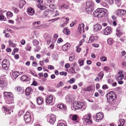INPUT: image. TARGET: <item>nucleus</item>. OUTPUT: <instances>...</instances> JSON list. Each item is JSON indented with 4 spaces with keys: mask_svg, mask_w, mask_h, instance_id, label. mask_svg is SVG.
<instances>
[{
    "mask_svg": "<svg viewBox=\"0 0 126 126\" xmlns=\"http://www.w3.org/2000/svg\"><path fill=\"white\" fill-rule=\"evenodd\" d=\"M27 12L28 14L30 16H32L34 14V10L32 7L28 8Z\"/></svg>",
    "mask_w": 126,
    "mask_h": 126,
    "instance_id": "nucleus-22",
    "label": "nucleus"
},
{
    "mask_svg": "<svg viewBox=\"0 0 126 126\" xmlns=\"http://www.w3.org/2000/svg\"><path fill=\"white\" fill-rule=\"evenodd\" d=\"M100 4L102 6L106 8H109V6L106 2H101L100 3Z\"/></svg>",
    "mask_w": 126,
    "mask_h": 126,
    "instance_id": "nucleus-32",
    "label": "nucleus"
},
{
    "mask_svg": "<svg viewBox=\"0 0 126 126\" xmlns=\"http://www.w3.org/2000/svg\"><path fill=\"white\" fill-rule=\"evenodd\" d=\"M7 15L11 17L12 16L13 14L11 12H8L7 13Z\"/></svg>",
    "mask_w": 126,
    "mask_h": 126,
    "instance_id": "nucleus-57",
    "label": "nucleus"
},
{
    "mask_svg": "<svg viewBox=\"0 0 126 126\" xmlns=\"http://www.w3.org/2000/svg\"><path fill=\"white\" fill-rule=\"evenodd\" d=\"M77 63H74L72 64L71 65L72 67L69 69V71L70 72L72 73H75L76 71L74 69L75 67L76 66Z\"/></svg>",
    "mask_w": 126,
    "mask_h": 126,
    "instance_id": "nucleus-17",
    "label": "nucleus"
},
{
    "mask_svg": "<svg viewBox=\"0 0 126 126\" xmlns=\"http://www.w3.org/2000/svg\"><path fill=\"white\" fill-rule=\"evenodd\" d=\"M104 73L103 71H101L100 72L99 74H98V76L99 77H100V79H101L103 78L104 76Z\"/></svg>",
    "mask_w": 126,
    "mask_h": 126,
    "instance_id": "nucleus-34",
    "label": "nucleus"
},
{
    "mask_svg": "<svg viewBox=\"0 0 126 126\" xmlns=\"http://www.w3.org/2000/svg\"><path fill=\"white\" fill-rule=\"evenodd\" d=\"M102 88L103 89L105 90L108 88V86L106 84L104 85L102 87Z\"/></svg>",
    "mask_w": 126,
    "mask_h": 126,
    "instance_id": "nucleus-56",
    "label": "nucleus"
},
{
    "mask_svg": "<svg viewBox=\"0 0 126 126\" xmlns=\"http://www.w3.org/2000/svg\"><path fill=\"white\" fill-rule=\"evenodd\" d=\"M4 95L7 103L8 104L12 103L14 99L13 94L10 92H5L4 93Z\"/></svg>",
    "mask_w": 126,
    "mask_h": 126,
    "instance_id": "nucleus-4",
    "label": "nucleus"
},
{
    "mask_svg": "<svg viewBox=\"0 0 126 126\" xmlns=\"http://www.w3.org/2000/svg\"><path fill=\"white\" fill-rule=\"evenodd\" d=\"M94 4L91 1H89L86 3V10L88 13H91L93 10Z\"/></svg>",
    "mask_w": 126,
    "mask_h": 126,
    "instance_id": "nucleus-5",
    "label": "nucleus"
},
{
    "mask_svg": "<svg viewBox=\"0 0 126 126\" xmlns=\"http://www.w3.org/2000/svg\"><path fill=\"white\" fill-rule=\"evenodd\" d=\"M74 109L77 110L79 109L82 108V110H84L87 107V104L85 103L80 101H75L73 104Z\"/></svg>",
    "mask_w": 126,
    "mask_h": 126,
    "instance_id": "nucleus-1",
    "label": "nucleus"
},
{
    "mask_svg": "<svg viewBox=\"0 0 126 126\" xmlns=\"http://www.w3.org/2000/svg\"><path fill=\"white\" fill-rule=\"evenodd\" d=\"M105 0L109 2L110 4H112L113 2V0Z\"/></svg>",
    "mask_w": 126,
    "mask_h": 126,
    "instance_id": "nucleus-59",
    "label": "nucleus"
},
{
    "mask_svg": "<svg viewBox=\"0 0 126 126\" xmlns=\"http://www.w3.org/2000/svg\"><path fill=\"white\" fill-rule=\"evenodd\" d=\"M104 34L108 35L110 34L112 32V29L110 27H107L104 30Z\"/></svg>",
    "mask_w": 126,
    "mask_h": 126,
    "instance_id": "nucleus-11",
    "label": "nucleus"
},
{
    "mask_svg": "<svg viewBox=\"0 0 126 126\" xmlns=\"http://www.w3.org/2000/svg\"><path fill=\"white\" fill-rule=\"evenodd\" d=\"M63 32L66 34V33L67 34H69L70 32L69 30L66 28H64L63 31Z\"/></svg>",
    "mask_w": 126,
    "mask_h": 126,
    "instance_id": "nucleus-38",
    "label": "nucleus"
},
{
    "mask_svg": "<svg viewBox=\"0 0 126 126\" xmlns=\"http://www.w3.org/2000/svg\"><path fill=\"white\" fill-rule=\"evenodd\" d=\"M46 24H43V25H40V26H37V27H34L32 28L33 29H40V27H42V26H45L46 25Z\"/></svg>",
    "mask_w": 126,
    "mask_h": 126,
    "instance_id": "nucleus-39",
    "label": "nucleus"
},
{
    "mask_svg": "<svg viewBox=\"0 0 126 126\" xmlns=\"http://www.w3.org/2000/svg\"><path fill=\"white\" fill-rule=\"evenodd\" d=\"M122 71H119L118 72V75H119L117 77L118 80H120L123 79L124 77V75L122 74Z\"/></svg>",
    "mask_w": 126,
    "mask_h": 126,
    "instance_id": "nucleus-25",
    "label": "nucleus"
},
{
    "mask_svg": "<svg viewBox=\"0 0 126 126\" xmlns=\"http://www.w3.org/2000/svg\"><path fill=\"white\" fill-rule=\"evenodd\" d=\"M102 28L101 26L99 24H96L94 26V30L95 31H97L100 30Z\"/></svg>",
    "mask_w": 126,
    "mask_h": 126,
    "instance_id": "nucleus-23",
    "label": "nucleus"
},
{
    "mask_svg": "<svg viewBox=\"0 0 126 126\" xmlns=\"http://www.w3.org/2000/svg\"><path fill=\"white\" fill-rule=\"evenodd\" d=\"M103 116L104 115L102 112H99L97 113L95 116L96 121L98 122L99 120H101L103 118Z\"/></svg>",
    "mask_w": 126,
    "mask_h": 126,
    "instance_id": "nucleus-12",
    "label": "nucleus"
},
{
    "mask_svg": "<svg viewBox=\"0 0 126 126\" xmlns=\"http://www.w3.org/2000/svg\"><path fill=\"white\" fill-rule=\"evenodd\" d=\"M116 98V95L113 92H110L107 94V100L110 103H113Z\"/></svg>",
    "mask_w": 126,
    "mask_h": 126,
    "instance_id": "nucleus-3",
    "label": "nucleus"
},
{
    "mask_svg": "<svg viewBox=\"0 0 126 126\" xmlns=\"http://www.w3.org/2000/svg\"><path fill=\"white\" fill-rule=\"evenodd\" d=\"M100 59L102 61H105L107 60V58L105 56L102 57L100 58Z\"/></svg>",
    "mask_w": 126,
    "mask_h": 126,
    "instance_id": "nucleus-47",
    "label": "nucleus"
},
{
    "mask_svg": "<svg viewBox=\"0 0 126 126\" xmlns=\"http://www.w3.org/2000/svg\"><path fill=\"white\" fill-rule=\"evenodd\" d=\"M7 85V82L5 78L4 77H0V87L3 88L6 86Z\"/></svg>",
    "mask_w": 126,
    "mask_h": 126,
    "instance_id": "nucleus-6",
    "label": "nucleus"
},
{
    "mask_svg": "<svg viewBox=\"0 0 126 126\" xmlns=\"http://www.w3.org/2000/svg\"><path fill=\"white\" fill-rule=\"evenodd\" d=\"M49 37L48 39V41H47V43L48 45H49L50 43V41L51 39V36H49Z\"/></svg>",
    "mask_w": 126,
    "mask_h": 126,
    "instance_id": "nucleus-63",
    "label": "nucleus"
},
{
    "mask_svg": "<svg viewBox=\"0 0 126 126\" xmlns=\"http://www.w3.org/2000/svg\"><path fill=\"white\" fill-rule=\"evenodd\" d=\"M15 89L18 92L22 90L21 87L19 86L16 87Z\"/></svg>",
    "mask_w": 126,
    "mask_h": 126,
    "instance_id": "nucleus-45",
    "label": "nucleus"
},
{
    "mask_svg": "<svg viewBox=\"0 0 126 126\" xmlns=\"http://www.w3.org/2000/svg\"><path fill=\"white\" fill-rule=\"evenodd\" d=\"M55 0H47V2L48 3H52L54 2Z\"/></svg>",
    "mask_w": 126,
    "mask_h": 126,
    "instance_id": "nucleus-61",
    "label": "nucleus"
},
{
    "mask_svg": "<svg viewBox=\"0 0 126 126\" xmlns=\"http://www.w3.org/2000/svg\"><path fill=\"white\" fill-rule=\"evenodd\" d=\"M70 46V45L69 44L67 43L63 46L62 49L64 51H66L69 48Z\"/></svg>",
    "mask_w": 126,
    "mask_h": 126,
    "instance_id": "nucleus-20",
    "label": "nucleus"
},
{
    "mask_svg": "<svg viewBox=\"0 0 126 126\" xmlns=\"http://www.w3.org/2000/svg\"><path fill=\"white\" fill-rule=\"evenodd\" d=\"M91 88L90 86H88L84 89L85 91H89L91 90Z\"/></svg>",
    "mask_w": 126,
    "mask_h": 126,
    "instance_id": "nucleus-46",
    "label": "nucleus"
},
{
    "mask_svg": "<svg viewBox=\"0 0 126 126\" xmlns=\"http://www.w3.org/2000/svg\"><path fill=\"white\" fill-rule=\"evenodd\" d=\"M12 10L14 11L15 13H18L19 11L18 9L16 8L15 7H13L12 8Z\"/></svg>",
    "mask_w": 126,
    "mask_h": 126,
    "instance_id": "nucleus-37",
    "label": "nucleus"
},
{
    "mask_svg": "<svg viewBox=\"0 0 126 126\" xmlns=\"http://www.w3.org/2000/svg\"><path fill=\"white\" fill-rule=\"evenodd\" d=\"M70 118L73 121L74 124H77L79 123L78 121L77 120L78 116L77 115L71 114L70 116Z\"/></svg>",
    "mask_w": 126,
    "mask_h": 126,
    "instance_id": "nucleus-8",
    "label": "nucleus"
},
{
    "mask_svg": "<svg viewBox=\"0 0 126 126\" xmlns=\"http://www.w3.org/2000/svg\"><path fill=\"white\" fill-rule=\"evenodd\" d=\"M24 119L26 122H29L30 121L31 118L30 114L29 112H26V114L24 117Z\"/></svg>",
    "mask_w": 126,
    "mask_h": 126,
    "instance_id": "nucleus-9",
    "label": "nucleus"
},
{
    "mask_svg": "<svg viewBox=\"0 0 126 126\" xmlns=\"http://www.w3.org/2000/svg\"><path fill=\"white\" fill-rule=\"evenodd\" d=\"M40 49V46H38L37 47L35 48H34V51L36 52H38L39 51Z\"/></svg>",
    "mask_w": 126,
    "mask_h": 126,
    "instance_id": "nucleus-44",
    "label": "nucleus"
},
{
    "mask_svg": "<svg viewBox=\"0 0 126 126\" xmlns=\"http://www.w3.org/2000/svg\"><path fill=\"white\" fill-rule=\"evenodd\" d=\"M110 70V68L109 67L107 66H105L104 67V71L107 72L109 71Z\"/></svg>",
    "mask_w": 126,
    "mask_h": 126,
    "instance_id": "nucleus-49",
    "label": "nucleus"
},
{
    "mask_svg": "<svg viewBox=\"0 0 126 126\" xmlns=\"http://www.w3.org/2000/svg\"><path fill=\"white\" fill-rule=\"evenodd\" d=\"M57 126H67L64 123H60L57 125Z\"/></svg>",
    "mask_w": 126,
    "mask_h": 126,
    "instance_id": "nucleus-54",
    "label": "nucleus"
},
{
    "mask_svg": "<svg viewBox=\"0 0 126 126\" xmlns=\"http://www.w3.org/2000/svg\"><path fill=\"white\" fill-rule=\"evenodd\" d=\"M57 107L60 109H62L63 110H65L66 109V106L63 104H58L57 105Z\"/></svg>",
    "mask_w": 126,
    "mask_h": 126,
    "instance_id": "nucleus-28",
    "label": "nucleus"
},
{
    "mask_svg": "<svg viewBox=\"0 0 126 126\" xmlns=\"http://www.w3.org/2000/svg\"><path fill=\"white\" fill-rule=\"evenodd\" d=\"M67 74V73L65 72H62L60 73V74L61 75H63L65 76H66V75Z\"/></svg>",
    "mask_w": 126,
    "mask_h": 126,
    "instance_id": "nucleus-58",
    "label": "nucleus"
},
{
    "mask_svg": "<svg viewBox=\"0 0 126 126\" xmlns=\"http://www.w3.org/2000/svg\"><path fill=\"white\" fill-rule=\"evenodd\" d=\"M56 7V6L55 4H50L49 6V7L51 9L55 8Z\"/></svg>",
    "mask_w": 126,
    "mask_h": 126,
    "instance_id": "nucleus-50",
    "label": "nucleus"
},
{
    "mask_svg": "<svg viewBox=\"0 0 126 126\" xmlns=\"http://www.w3.org/2000/svg\"><path fill=\"white\" fill-rule=\"evenodd\" d=\"M56 117L53 114L51 115L49 120V122L51 124H53L55 122L56 120Z\"/></svg>",
    "mask_w": 126,
    "mask_h": 126,
    "instance_id": "nucleus-14",
    "label": "nucleus"
},
{
    "mask_svg": "<svg viewBox=\"0 0 126 126\" xmlns=\"http://www.w3.org/2000/svg\"><path fill=\"white\" fill-rule=\"evenodd\" d=\"M120 124L118 126H123L125 123V120L123 119H120L119 120Z\"/></svg>",
    "mask_w": 126,
    "mask_h": 126,
    "instance_id": "nucleus-30",
    "label": "nucleus"
},
{
    "mask_svg": "<svg viewBox=\"0 0 126 126\" xmlns=\"http://www.w3.org/2000/svg\"><path fill=\"white\" fill-rule=\"evenodd\" d=\"M63 84L62 81H60L58 84H57L56 85L57 87L59 88L63 86Z\"/></svg>",
    "mask_w": 126,
    "mask_h": 126,
    "instance_id": "nucleus-43",
    "label": "nucleus"
},
{
    "mask_svg": "<svg viewBox=\"0 0 126 126\" xmlns=\"http://www.w3.org/2000/svg\"><path fill=\"white\" fill-rule=\"evenodd\" d=\"M31 48V47L30 44H27L25 47V49L27 51H30Z\"/></svg>",
    "mask_w": 126,
    "mask_h": 126,
    "instance_id": "nucleus-33",
    "label": "nucleus"
},
{
    "mask_svg": "<svg viewBox=\"0 0 126 126\" xmlns=\"http://www.w3.org/2000/svg\"><path fill=\"white\" fill-rule=\"evenodd\" d=\"M7 64H5V63L2 64V67L5 70H6L8 69Z\"/></svg>",
    "mask_w": 126,
    "mask_h": 126,
    "instance_id": "nucleus-51",
    "label": "nucleus"
},
{
    "mask_svg": "<svg viewBox=\"0 0 126 126\" xmlns=\"http://www.w3.org/2000/svg\"><path fill=\"white\" fill-rule=\"evenodd\" d=\"M9 63V61H8L7 60L5 59L3 60L2 61V64L5 63V64H8V63Z\"/></svg>",
    "mask_w": 126,
    "mask_h": 126,
    "instance_id": "nucleus-52",
    "label": "nucleus"
},
{
    "mask_svg": "<svg viewBox=\"0 0 126 126\" xmlns=\"http://www.w3.org/2000/svg\"><path fill=\"white\" fill-rule=\"evenodd\" d=\"M108 44L110 45H112L113 43V41L112 39L111 38H109L107 40Z\"/></svg>",
    "mask_w": 126,
    "mask_h": 126,
    "instance_id": "nucleus-31",
    "label": "nucleus"
},
{
    "mask_svg": "<svg viewBox=\"0 0 126 126\" xmlns=\"http://www.w3.org/2000/svg\"><path fill=\"white\" fill-rule=\"evenodd\" d=\"M98 38V36H92L90 38L88 43H91L97 40Z\"/></svg>",
    "mask_w": 126,
    "mask_h": 126,
    "instance_id": "nucleus-21",
    "label": "nucleus"
},
{
    "mask_svg": "<svg viewBox=\"0 0 126 126\" xmlns=\"http://www.w3.org/2000/svg\"><path fill=\"white\" fill-rule=\"evenodd\" d=\"M84 60L79 59L78 61V62L79 64V66H81L84 64Z\"/></svg>",
    "mask_w": 126,
    "mask_h": 126,
    "instance_id": "nucleus-36",
    "label": "nucleus"
},
{
    "mask_svg": "<svg viewBox=\"0 0 126 126\" xmlns=\"http://www.w3.org/2000/svg\"><path fill=\"white\" fill-rule=\"evenodd\" d=\"M61 7L63 9L64 8L66 9L68 8V6L66 5H62Z\"/></svg>",
    "mask_w": 126,
    "mask_h": 126,
    "instance_id": "nucleus-55",
    "label": "nucleus"
},
{
    "mask_svg": "<svg viewBox=\"0 0 126 126\" xmlns=\"http://www.w3.org/2000/svg\"><path fill=\"white\" fill-rule=\"evenodd\" d=\"M75 80L74 78H71L68 81V82L70 83H72L75 82Z\"/></svg>",
    "mask_w": 126,
    "mask_h": 126,
    "instance_id": "nucleus-48",
    "label": "nucleus"
},
{
    "mask_svg": "<svg viewBox=\"0 0 126 126\" xmlns=\"http://www.w3.org/2000/svg\"><path fill=\"white\" fill-rule=\"evenodd\" d=\"M21 80L23 81H28L29 80V78L26 75H23L21 78Z\"/></svg>",
    "mask_w": 126,
    "mask_h": 126,
    "instance_id": "nucleus-26",
    "label": "nucleus"
},
{
    "mask_svg": "<svg viewBox=\"0 0 126 126\" xmlns=\"http://www.w3.org/2000/svg\"><path fill=\"white\" fill-rule=\"evenodd\" d=\"M24 112L23 111L21 110L19 111V112L18 113V115L19 116H21L24 113Z\"/></svg>",
    "mask_w": 126,
    "mask_h": 126,
    "instance_id": "nucleus-53",
    "label": "nucleus"
},
{
    "mask_svg": "<svg viewBox=\"0 0 126 126\" xmlns=\"http://www.w3.org/2000/svg\"><path fill=\"white\" fill-rule=\"evenodd\" d=\"M84 25L83 24H79L78 29L80 33H83L84 32Z\"/></svg>",
    "mask_w": 126,
    "mask_h": 126,
    "instance_id": "nucleus-16",
    "label": "nucleus"
},
{
    "mask_svg": "<svg viewBox=\"0 0 126 126\" xmlns=\"http://www.w3.org/2000/svg\"><path fill=\"white\" fill-rule=\"evenodd\" d=\"M115 3H116L118 7H119L121 5V0H115Z\"/></svg>",
    "mask_w": 126,
    "mask_h": 126,
    "instance_id": "nucleus-40",
    "label": "nucleus"
},
{
    "mask_svg": "<svg viewBox=\"0 0 126 126\" xmlns=\"http://www.w3.org/2000/svg\"><path fill=\"white\" fill-rule=\"evenodd\" d=\"M32 43L33 45L34 46H36L39 44V42L36 40L34 39L32 41Z\"/></svg>",
    "mask_w": 126,
    "mask_h": 126,
    "instance_id": "nucleus-35",
    "label": "nucleus"
},
{
    "mask_svg": "<svg viewBox=\"0 0 126 126\" xmlns=\"http://www.w3.org/2000/svg\"><path fill=\"white\" fill-rule=\"evenodd\" d=\"M26 3L25 0H21L19 2V7L20 8H22L25 5Z\"/></svg>",
    "mask_w": 126,
    "mask_h": 126,
    "instance_id": "nucleus-29",
    "label": "nucleus"
},
{
    "mask_svg": "<svg viewBox=\"0 0 126 126\" xmlns=\"http://www.w3.org/2000/svg\"><path fill=\"white\" fill-rule=\"evenodd\" d=\"M66 99L67 101L70 102H72V99H71L70 97L69 96H67L66 98Z\"/></svg>",
    "mask_w": 126,
    "mask_h": 126,
    "instance_id": "nucleus-42",
    "label": "nucleus"
},
{
    "mask_svg": "<svg viewBox=\"0 0 126 126\" xmlns=\"http://www.w3.org/2000/svg\"><path fill=\"white\" fill-rule=\"evenodd\" d=\"M52 56L54 59L55 60H56L58 58V55L56 53L53 54Z\"/></svg>",
    "mask_w": 126,
    "mask_h": 126,
    "instance_id": "nucleus-41",
    "label": "nucleus"
},
{
    "mask_svg": "<svg viewBox=\"0 0 126 126\" xmlns=\"http://www.w3.org/2000/svg\"><path fill=\"white\" fill-rule=\"evenodd\" d=\"M53 97L52 96L50 95L48 96L46 98V103L48 104H49L51 103L52 101Z\"/></svg>",
    "mask_w": 126,
    "mask_h": 126,
    "instance_id": "nucleus-18",
    "label": "nucleus"
},
{
    "mask_svg": "<svg viewBox=\"0 0 126 126\" xmlns=\"http://www.w3.org/2000/svg\"><path fill=\"white\" fill-rule=\"evenodd\" d=\"M54 12V10H53L52 9V10H50L49 9L47 10V11L46 10L44 11V12L43 14L45 17H47L48 15V14L50 13V14H51V13H53Z\"/></svg>",
    "mask_w": 126,
    "mask_h": 126,
    "instance_id": "nucleus-24",
    "label": "nucleus"
},
{
    "mask_svg": "<svg viewBox=\"0 0 126 126\" xmlns=\"http://www.w3.org/2000/svg\"><path fill=\"white\" fill-rule=\"evenodd\" d=\"M19 75V73L18 71H16L13 72L12 73V76H11V78L13 79L14 80Z\"/></svg>",
    "mask_w": 126,
    "mask_h": 126,
    "instance_id": "nucleus-19",
    "label": "nucleus"
},
{
    "mask_svg": "<svg viewBox=\"0 0 126 126\" xmlns=\"http://www.w3.org/2000/svg\"><path fill=\"white\" fill-rule=\"evenodd\" d=\"M32 91L33 90L30 87H28L25 90V94L26 96H28L29 99L31 97L30 94L31 92H32Z\"/></svg>",
    "mask_w": 126,
    "mask_h": 126,
    "instance_id": "nucleus-7",
    "label": "nucleus"
},
{
    "mask_svg": "<svg viewBox=\"0 0 126 126\" xmlns=\"http://www.w3.org/2000/svg\"><path fill=\"white\" fill-rule=\"evenodd\" d=\"M126 12L122 9H119L116 12V14L118 16H122L125 14Z\"/></svg>",
    "mask_w": 126,
    "mask_h": 126,
    "instance_id": "nucleus-10",
    "label": "nucleus"
},
{
    "mask_svg": "<svg viewBox=\"0 0 126 126\" xmlns=\"http://www.w3.org/2000/svg\"><path fill=\"white\" fill-rule=\"evenodd\" d=\"M3 110H4V112L6 113L5 114H10L11 113V111H13V110H11L8 109L6 106H4L2 108Z\"/></svg>",
    "mask_w": 126,
    "mask_h": 126,
    "instance_id": "nucleus-15",
    "label": "nucleus"
},
{
    "mask_svg": "<svg viewBox=\"0 0 126 126\" xmlns=\"http://www.w3.org/2000/svg\"><path fill=\"white\" fill-rule=\"evenodd\" d=\"M4 18V16L2 13H0V20L3 19Z\"/></svg>",
    "mask_w": 126,
    "mask_h": 126,
    "instance_id": "nucleus-60",
    "label": "nucleus"
},
{
    "mask_svg": "<svg viewBox=\"0 0 126 126\" xmlns=\"http://www.w3.org/2000/svg\"><path fill=\"white\" fill-rule=\"evenodd\" d=\"M37 101L39 105H41L43 102V99L42 97H38L37 98Z\"/></svg>",
    "mask_w": 126,
    "mask_h": 126,
    "instance_id": "nucleus-27",
    "label": "nucleus"
},
{
    "mask_svg": "<svg viewBox=\"0 0 126 126\" xmlns=\"http://www.w3.org/2000/svg\"><path fill=\"white\" fill-rule=\"evenodd\" d=\"M91 118V114L89 113L86 118L85 119V121L89 125L91 124L93 122Z\"/></svg>",
    "mask_w": 126,
    "mask_h": 126,
    "instance_id": "nucleus-13",
    "label": "nucleus"
},
{
    "mask_svg": "<svg viewBox=\"0 0 126 126\" xmlns=\"http://www.w3.org/2000/svg\"><path fill=\"white\" fill-rule=\"evenodd\" d=\"M63 42V40L61 38H59L57 41V43H60Z\"/></svg>",
    "mask_w": 126,
    "mask_h": 126,
    "instance_id": "nucleus-64",
    "label": "nucleus"
},
{
    "mask_svg": "<svg viewBox=\"0 0 126 126\" xmlns=\"http://www.w3.org/2000/svg\"><path fill=\"white\" fill-rule=\"evenodd\" d=\"M106 9L103 8H98L93 13V15L94 16L98 18H101L104 16L106 14L105 11Z\"/></svg>",
    "mask_w": 126,
    "mask_h": 126,
    "instance_id": "nucleus-2",
    "label": "nucleus"
},
{
    "mask_svg": "<svg viewBox=\"0 0 126 126\" xmlns=\"http://www.w3.org/2000/svg\"><path fill=\"white\" fill-rule=\"evenodd\" d=\"M92 46L95 47H98L99 46V45L97 44H92Z\"/></svg>",
    "mask_w": 126,
    "mask_h": 126,
    "instance_id": "nucleus-62",
    "label": "nucleus"
}]
</instances>
